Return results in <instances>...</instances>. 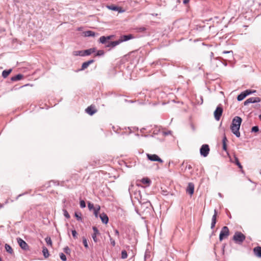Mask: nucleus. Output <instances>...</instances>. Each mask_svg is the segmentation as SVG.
Listing matches in <instances>:
<instances>
[{
  "label": "nucleus",
  "mask_w": 261,
  "mask_h": 261,
  "mask_svg": "<svg viewBox=\"0 0 261 261\" xmlns=\"http://www.w3.org/2000/svg\"><path fill=\"white\" fill-rule=\"evenodd\" d=\"M242 119L239 116H236L233 118L232 121L230 129L231 132L237 137H240V133L239 131L240 125L242 123Z\"/></svg>",
  "instance_id": "1"
},
{
  "label": "nucleus",
  "mask_w": 261,
  "mask_h": 261,
  "mask_svg": "<svg viewBox=\"0 0 261 261\" xmlns=\"http://www.w3.org/2000/svg\"><path fill=\"white\" fill-rule=\"evenodd\" d=\"M245 236L239 231L235 232L233 237V240L238 243H242L245 240Z\"/></svg>",
  "instance_id": "2"
},
{
  "label": "nucleus",
  "mask_w": 261,
  "mask_h": 261,
  "mask_svg": "<svg viewBox=\"0 0 261 261\" xmlns=\"http://www.w3.org/2000/svg\"><path fill=\"white\" fill-rule=\"evenodd\" d=\"M229 235V230L227 226H224L222 227L220 235L219 240L222 241L223 239H225L228 237Z\"/></svg>",
  "instance_id": "3"
},
{
  "label": "nucleus",
  "mask_w": 261,
  "mask_h": 261,
  "mask_svg": "<svg viewBox=\"0 0 261 261\" xmlns=\"http://www.w3.org/2000/svg\"><path fill=\"white\" fill-rule=\"evenodd\" d=\"M255 92V90L252 91L251 90H246L238 96L237 99L238 101H241L244 99L247 95L253 93Z\"/></svg>",
  "instance_id": "4"
},
{
  "label": "nucleus",
  "mask_w": 261,
  "mask_h": 261,
  "mask_svg": "<svg viewBox=\"0 0 261 261\" xmlns=\"http://www.w3.org/2000/svg\"><path fill=\"white\" fill-rule=\"evenodd\" d=\"M146 155L148 159L151 161H156L161 163L163 162V160L156 154L147 153Z\"/></svg>",
  "instance_id": "5"
},
{
  "label": "nucleus",
  "mask_w": 261,
  "mask_h": 261,
  "mask_svg": "<svg viewBox=\"0 0 261 261\" xmlns=\"http://www.w3.org/2000/svg\"><path fill=\"white\" fill-rule=\"evenodd\" d=\"M200 151L201 155L203 156L204 157L207 156L210 151V148L208 145L207 144H204L202 145Z\"/></svg>",
  "instance_id": "6"
},
{
  "label": "nucleus",
  "mask_w": 261,
  "mask_h": 261,
  "mask_svg": "<svg viewBox=\"0 0 261 261\" xmlns=\"http://www.w3.org/2000/svg\"><path fill=\"white\" fill-rule=\"evenodd\" d=\"M223 112V109L221 107L218 106L214 112V116L217 120H219Z\"/></svg>",
  "instance_id": "7"
},
{
  "label": "nucleus",
  "mask_w": 261,
  "mask_h": 261,
  "mask_svg": "<svg viewBox=\"0 0 261 261\" xmlns=\"http://www.w3.org/2000/svg\"><path fill=\"white\" fill-rule=\"evenodd\" d=\"M17 242L20 247L24 250H29V246L27 243L21 238L17 239Z\"/></svg>",
  "instance_id": "8"
},
{
  "label": "nucleus",
  "mask_w": 261,
  "mask_h": 261,
  "mask_svg": "<svg viewBox=\"0 0 261 261\" xmlns=\"http://www.w3.org/2000/svg\"><path fill=\"white\" fill-rule=\"evenodd\" d=\"M260 98L258 97H250L245 101L244 104V105L246 106L251 103L259 102L260 101Z\"/></svg>",
  "instance_id": "9"
},
{
  "label": "nucleus",
  "mask_w": 261,
  "mask_h": 261,
  "mask_svg": "<svg viewBox=\"0 0 261 261\" xmlns=\"http://www.w3.org/2000/svg\"><path fill=\"white\" fill-rule=\"evenodd\" d=\"M86 112L88 114L92 115L97 112V110L94 106L91 105L86 109Z\"/></svg>",
  "instance_id": "10"
},
{
  "label": "nucleus",
  "mask_w": 261,
  "mask_h": 261,
  "mask_svg": "<svg viewBox=\"0 0 261 261\" xmlns=\"http://www.w3.org/2000/svg\"><path fill=\"white\" fill-rule=\"evenodd\" d=\"M194 185L192 183L190 182L188 184V187L186 189V192L190 195H192L194 193Z\"/></svg>",
  "instance_id": "11"
},
{
  "label": "nucleus",
  "mask_w": 261,
  "mask_h": 261,
  "mask_svg": "<svg viewBox=\"0 0 261 261\" xmlns=\"http://www.w3.org/2000/svg\"><path fill=\"white\" fill-rule=\"evenodd\" d=\"M133 38H134V36L132 34H129L128 35H123L121 36L120 39H119V41L120 43H121L123 41H126Z\"/></svg>",
  "instance_id": "12"
},
{
  "label": "nucleus",
  "mask_w": 261,
  "mask_h": 261,
  "mask_svg": "<svg viewBox=\"0 0 261 261\" xmlns=\"http://www.w3.org/2000/svg\"><path fill=\"white\" fill-rule=\"evenodd\" d=\"M217 215V212L216 210H215L214 214L213 216L212 219V223H211V228L212 229L214 228L215 224L216 223Z\"/></svg>",
  "instance_id": "13"
},
{
  "label": "nucleus",
  "mask_w": 261,
  "mask_h": 261,
  "mask_svg": "<svg viewBox=\"0 0 261 261\" xmlns=\"http://www.w3.org/2000/svg\"><path fill=\"white\" fill-rule=\"evenodd\" d=\"M93 230L94 231V233L92 234V237L94 241L95 242H97V235L98 234H99V231H98V229L95 226L93 227Z\"/></svg>",
  "instance_id": "14"
},
{
  "label": "nucleus",
  "mask_w": 261,
  "mask_h": 261,
  "mask_svg": "<svg viewBox=\"0 0 261 261\" xmlns=\"http://www.w3.org/2000/svg\"><path fill=\"white\" fill-rule=\"evenodd\" d=\"M253 252L254 254L258 257H261V247L257 246L253 249Z\"/></svg>",
  "instance_id": "15"
},
{
  "label": "nucleus",
  "mask_w": 261,
  "mask_h": 261,
  "mask_svg": "<svg viewBox=\"0 0 261 261\" xmlns=\"http://www.w3.org/2000/svg\"><path fill=\"white\" fill-rule=\"evenodd\" d=\"M93 60H89L87 62H85L83 63L82 66V70H84L86 69L91 64L93 63L94 62Z\"/></svg>",
  "instance_id": "16"
},
{
  "label": "nucleus",
  "mask_w": 261,
  "mask_h": 261,
  "mask_svg": "<svg viewBox=\"0 0 261 261\" xmlns=\"http://www.w3.org/2000/svg\"><path fill=\"white\" fill-rule=\"evenodd\" d=\"M100 218L102 222L105 224H107L109 221V218L106 214H102L100 215Z\"/></svg>",
  "instance_id": "17"
},
{
  "label": "nucleus",
  "mask_w": 261,
  "mask_h": 261,
  "mask_svg": "<svg viewBox=\"0 0 261 261\" xmlns=\"http://www.w3.org/2000/svg\"><path fill=\"white\" fill-rule=\"evenodd\" d=\"M96 51L95 48H91L84 50V56H89Z\"/></svg>",
  "instance_id": "18"
},
{
  "label": "nucleus",
  "mask_w": 261,
  "mask_h": 261,
  "mask_svg": "<svg viewBox=\"0 0 261 261\" xmlns=\"http://www.w3.org/2000/svg\"><path fill=\"white\" fill-rule=\"evenodd\" d=\"M107 7L108 8V9H109L110 10H111L118 11L119 12H121L122 11L121 10V8L117 7V6H114V5L108 6Z\"/></svg>",
  "instance_id": "19"
},
{
  "label": "nucleus",
  "mask_w": 261,
  "mask_h": 261,
  "mask_svg": "<svg viewBox=\"0 0 261 261\" xmlns=\"http://www.w3.org/2000/svg\"><path fill=\"white\" fill-rule=\"evenodd\" d=\"M12 70L10 69L9 70H5L2 72V76L4 78H6L11 73Z\"/></svg>",
  "instance_id": "20"
},
{
  "label": "nucleus",
  "mask_w": 261,
  "mask_h": 261,
  "mask_svg": "<svg viewBox=\"0 0 261 261\" xmlns=\"http://www.w3.org/2000/svg\"><path fill=\"white\" fill-rule=\"evenodd\" d=\"M23 77V75L21 74H18L14 76L11 77L12 81H16L21 80Z\"/></svg>",
  "instance_id": "21"
},
{
  "label": "nucleus",
  "mask_w": 261,
  "mask_h": 261,
  "mask_svg": "<svg viewBox=\"0 0 261 261\" xmlns=\"http://www.w3.org/2000/svg\"><path fill=\"white\" fill-rule=\"evenodd\" d=\"M42 253L43 254L44 257L46 258L49 256V253L48 252V249L46 247H43L42 248Z\"/></svg>",
  "instance_id": "22"
},
{
  "label": "nucleus",
  "mask_w": 261,
  "mask_h": 261,
  "mask_svg": "<svg viewBox=\"0 0 261 261\" xmlns=\"http://www.w3.org/2000/svg\"><path fill=\"white\" fill-rule=\"evenodd\" d=\"M72 54L74 56H84V50H75L73 51Z\"/></svg>",
  "instance_id": "23"
},
{
  "label": "nucleus",
  "mask_w": 261,
  "mask_h": 261,
  "mask_svg": "<svg viewBox=\"0 0 261 261\" xmlns=\"http://www.w3.org/2000/svg\"><path fill=\"white\" fill-rule=\"evenodd\" d=\"M83 34H84V36L86 37L95 36V33L91 31H85L83 33Z\"/></svg>",
  "instance_id": "24"
},
{
  "label": "nucleus",
  "mask_w": 261,
  "mask_h": 261,
  "mask_svg": "<svg viewBox=\"0 0 261 261\" xmlns=\"http://www.w3.org/2000/svg\"><path fill=\"white\" fill-rule=\"evenodd\" d=\"M227 142V139L225 135L224 136L222 142H223V149L225 151L227 150V145L226 142Z\"/></svg>",
  "instance_id": "25"
},
{
  "label": "nucleus",
  "mask_w": 261,
  "mask_h": 261,
  "mask_svg": "<svg viewBox=\"0 0 261 261\" xmlns=\"http://www.w3.org/2000/svg\"><path fill=\"white\" fill-rule=\"evenodd\" d=\"M234 163L238 167L243 171V167L239 161V159L237 156H234Z\"/></svg>",
  "instance_id": "26"
},
{
  "label": "nucleus",
  "mask_w": 261,
  "mask_h": 261,
  "mask_svg": "<svg viewBox=\"0 0 261 261\" xmlns=\"http://www.w3.org/2000/svg\"><path fill=\"white\" fill-rule=\"evenodd\" d=\"M119 43H120L119 42V40H117V41H112V42H111L107 46V47H115V46L118 45Z\"/></svg>",
  "instance_id": "27"
},
{
  "label": "nucleus",
  "mask_w": 261,
  "mask_h": 261,
  "mask_svg": "<svg viewBox=\"0 0 261 261\" xmlns=\"http://www.w3.org/2000/svg\"><path fill=\"white\" fill-rule=\"evenodd\" d=\"M45 241L47 244V245L50 246V247H52L53 246V243H52V241L51 240V238L50 237H46L45 239Z\"/></svg>",
  "instance_id": "28"
},
{
  "label": "nucleus",
  "mask_w": 261,
  "mask_h": 261,
  "mask_svg": "<svg viewBox=\"0 0 261 261\" xmlns=\"http://www.w3.org/2000/svg\"><path fill=\"white\" fill-rule=\"evenodd\" d=\"M5 249L6 250V251L8 252H9L10 253H12L13 249H12V248H11V247L9 245L6 244L5 245Z\"/></svg>",
  "instance_id": "29"
},
{
  "label": "nucleus",
  "mask_w": 261,
  "mask_h": 261,
  "mask_svg": "<svg viewBox=\"0 0 261 261\" xmlns=\"http://www.w3.org/2000/svg\"><path fill=\"white\" fill-rule=\"evenodd\" d=\"M141 182L143 184H146V185H149L151 181L148 178H143L141 180Z\"/></svg>",
  "instance_id": "30"
},
{
  "label": "nucleus",
  "mask_w": 261,
  "mask_h": 261,
  "mask_svg": "<svg viewBox=\"0 0 261 261\" xmlns=\"http://www.w3.org/2000/svg\"><path fill=\"white\" fill-rule=\"evenodd\" d=\"M74 216L78 221H82V214L81 213L75 212L74 214Z\"/></svg>",
  "instance_id": "31"
},
{
  "label": "nucleus",
  "mask_w": 261,
  "mask_h": 261,
  "mask_svg": "<svg viewBox=\"0 0 261 261\" xmlns=\"http://www.w3.org/2000/svg\"><path fill=\"white\" fill-rule=\"evenodd\" d=\"M127 257V253L125 250H122L121 252V258L125 259Z\"/></svg>",
  "instance_id": "32"
},
{
  "label": "nucleus",
  "mask_w": 261,
  "mask_h": 261,
  "mask_svg": "<svg viewBox=\"0 0 261 261\" xmlns=\"http://www.w3.org/2000/svg\"><path fill=\"white\" fill-rule=\"evenodd\" d=\"M83 244H84L85 247L86 248H88L89 246L88 245V242H87V239L85 237L83 238Z\"/></svg>",
  "instance_id": "33"
},
{
  "label": "nucleus",
  "mask_w": 261,
  "mask_h": 261,
  "mask_svg": "<svg viewBox=\"0 0 261 261\" xmlns=\"http://www.w3.org/2000/svg\"><path fill=\"white\" fill-rule=\"evenodd\" d=\"M100 207L99 205H98V209L94 208V214L96 217H98V214L99 213V211L100 210Z\"/></svg>",
  "instance_id": "34"
},
{
  "label": "nucleus",
  "mask_w": 261,
  "mask_h": 261,
  "mask_svg": "<svg viewBox=\"0 0 261 261\" xmlns=\"http://www.w3.org/2000/svg\"><path fill=\"white\" fill-rule=\"evenodd\" d=\"M107 41L106 37L105 36H101L99 38V41L100 43L103 44L105 43Z\"/></svg>",
  "instance_id": "35"
},
{
  "label": "nucleus",
  "mask_w": 261,
  "mask_h": 261,
  "mask_svg": "<svg viewBox=\"0 0 261 261\" xmlns=\"http://www.w3.org/2000/svg\"><path fill=\"white\" fill-rule=\"evenodd\" d=\"M60 258L63 261H66L67 260V258H66V257L64 253H61L60 254Z\"/></svg>",
  "instance_id": "36"
},
{
  "label": "nucleus",
  "mask_w": 261,
  "mask_h": 261,
  "mask_svg": "<svg viewBox=\"0 0 261 261\" xmlns=\"http://www.w3.org/2000/svg\"><path fill=\"white\" fill-rule=\"evenodd\" d=\"M63 212H64V216L66 218H67V219H69L70 217V215L68 214V212L66 210H64Z\"/></svg>",
  "instance_id": "37"
},
{
  "label": "nucleus",
  "mask_w": 261,
  "mask_h": 261,
  "mask_svg": "<svg viewBox=\"0 0 261 261\" xmlns=\"http://www.w3.org/2000/svg\"><path fill=\"white\" fill-rule=\"evenodd\" d=\"M109 237L110 238V242H111V245L113 246H115V241L114 240H113L111 237L110 236V235H109Z\"/></svg>",
  "instance_id": "38"
},
{
  "label": "nucleus",
  "mask_w": 261,
  "mask_h": 261,
  "mask_svg": "<svg viewBox=\"0 0 261 261\" xmlns=\"http://www.w3.org/2000/svg\"><path fill=\"white\" fill-rule=\"evenodd\" d=\"M104 53H104L103 50H99L97 51L96 56H102L104 54Z\"/></svg>",
  "instance_id": "39"
},
{
  "label": "nucleus",
  "mask_w": 261,
  "mask_h": 261,
  "mask_svg": "<svg viewBox=\"0 0 261 261\" xmlns=\"http://www.w3.org/2000/svg\"><path fill=\"white\" fill-rule=\"evenodd\" d=\"M64 251L66 254H70V249L67 246L64 248Z\"/></svg>",
  "instance_id": "40"
},
{
  "label": "nucleus",
  "mask_w": 261,
  "mask_h": 261,
  "mask_svg": "<svg viewBox=\"0 0 261 261\" xmlns=\"http://www.w3.org/2000/svg\"><path fill=\"white\" fill-rule=\"evenodd\" d=\"M80 206L82 208H84L86 206V203L84 200H81L80 201Z\"/></svg>",
  "instance_id": "41"
},
{
  "label": "nucleus",
  "mask_w": 261,
  "mask_h": 261,
  "mask_svg": "<svg viewBox=\"0 0 261 261\" xmlns=\"http://www.w3.org/2000/svg\"><path fill=\"white\" fill-rule=\"evenodd\" d=\"M72 234L74 238L76 239L77 238V232L75 230H72Z\"/></svg>",
  "instance_id": "42"
},
{
  "label": "nucleus",
  "mask_w": 261,
  "mask_h": 261,
  "mask_svg": "<svg viewBox=\"0 0 261 261\" xmlns=\"http://www.w3.org/2000/svg\"><path fill=\"white\" fill-rule=\"evenodd\" d=\"M252 132H257L258 131V126H253L252 128Z\"/></svg>",
  "instance_id": "43"
},
{
  "label": "nucleus",
  "mask_w": 261,
  "mask_h": 261,
  "mask_svg": "<svg viewBox=\"0 0 261 261\" xmlns=\"http://www.w3.org/2000/svg\"><path fill=\"white\" fill-rule=\"evenodd\" d=\"M88 207H89V208L90 210H91V209H92V208H93V209H94V205H93V204H92V203H88Z\"/></svg>",
  "instance_id": "44"
},
{
  "label": "nucleus",
  "mask_w": 261,
  "mask_h": 261,
  "mask_svg": "<svg viewBox=\"0 0 261 261\" xmlns=\"http://www.w3.org/2000/svg\"><path fill=\"white\" fill-rule=\"evenodd\" d=\"M113 37H114L113 35H111V36H107L106 37L107 40H108L112 39L113 38Z\"/></svg>",
  "instance_id": "45"
},
{
  "label": "nucleus",
  "mask_w": 261,
  "mask_h": 261,
  "mask_svg": "<svg viewBox=\"0 0 261 261\" xmlns=\"http://www.w3.org/2000/svg\"><path fill=\"white\" fill-rule=\"evenodd\" d=\"M115 233L116 236H117L118 237H119V232L117 229L115 230Z\"/></svg>",
  "instance_id": "46"
},
{
  "label": "nucleus",
  "mask_w": 261,
  "mask_h": 261,
  "mask_svg": "<svg viewBox=\"0 0 261 261\" xmlns=\"http://www.w3.org/2000/svg\"><path fill=\"white\" fill-rule=\"evenodd\" d=\"M189 1L190 0H184L183 3L185 4H188L189 2Z\"/></svg>",
  "instance_id": "47"
},
{
  "label": "nucleus",
  "mask_w": 261,
  "mask_h": 261,
  "mask_svg": "<svg viewBox=\"0 0 261 261\" xmlns=\"http://www.w3.org/2000/svg\"><path fill=\"white\" fill-rule=\"evenodd\" d=\"M94 208L98 209V205H97V206H96V207H94Z\"/></svg>",
  "instance_id": "48"
},
{
  "label": "nucleus",
  "mask_w": 261,
  "mask_h": 261,
  "mask_svg": "<svg viewBox=\"0 0 261 261\" xmlns=\"http://www.w3.org/2000/svg\"><path fill=\"white\" fill-rule=\"evenodd\" d=\"M259 119L261 120V114L259 116Z\"/></svg>",
  "instance_id": "49"
},
{
  "label": "nucleus",
  "mask_w": 261,
  "mask_h": 261,
  "mask_svg": "<svg viewBox=\"0 0 261 261\" xmlns=\"http://www.w3.org/2000/svg\"><path fill=\"white\" fill-rule=\"evenodd\" d=\"M0 261H2L1 258L0 257Z\"/></svg>",
  "instance_id": "50"
},
{
  "label": "nucleus",
  "mask_w": 261,
  "mask_h": 261,
  "mask_svg": "<svg viewBox=\"0 0 261 261\" xmlns=\"http://www.w3.org/2000/svg\"><path fill=\"white\" fill-rule=\"evenodd\" d=\"M2 206L1 205H0V208L2 207Z\"/></svg>",
  "instance_id": "51"
}]
</instances>
